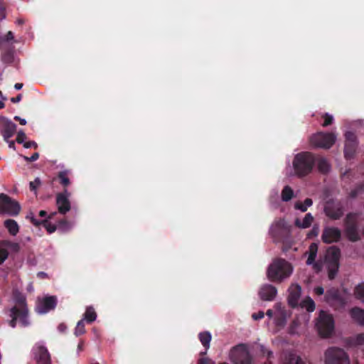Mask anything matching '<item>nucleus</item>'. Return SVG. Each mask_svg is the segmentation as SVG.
Masks as SVG:
<instances>
[{"instance_id": "nucleus-1", "label": "nucleus", "mask_w": 364, "mask_h": 364, "mask_svg": "<svg viewBox=\"0 0 364 364\" xmlns=\"http://www.w3.org/2000/svg\"><path fill=\"white\" fill-rule=\"evenodd\" d=\"M316 163V156L309 151H301L295 155L292 165L295 176L303 178L310 174Z\"/></svg>"}, {"instance_id": "nucleus-2", "label": "nucleus", "mask_w": 364, "mask_h": 364, "mask_svg": "<svg viewBox=\"0 0 364 364\" xmlns=\"http://www.w3.org/2000/svg\"><path fill=\"white\" fill-rule=\"evenodd\" d=\"M293 272L292 265L282 258L275 259L268 267L267 276L272 282H282L290 277Z\"/></svg>"}, {"instance_id": "nucleus-3", "label": "nucleus", "mask_w": 364, "mask_h": 364, "mask_svg": "<svg viewBox=\"0 0 364 364\" xmlns=\"http://www.w3.org/2000/svg\"><path fill=\"white\" fill-rule=\"evenodd\" d=\"M324 301L336 310L342 309L348 302V296L345 289L331 287L326 291Z\"/></svg>"}, {"instance_id": "nucleus-4", "label": "nucleus", "mask_w": 364, "mask_h": 364, "mask_svg": "<svg viewBox=\"0 0 364 364\" xmlns=\"http://www.w3.org/2000/svg\"><path fill=\"white\" fill-rule=\"evenodd\" d=\"M341 250L336 246L330 247L326 251V261L327 263L328 277L330 280L335 279L339 269Z\"/></svg>"}, {"instance_id": "nucleus-5", "label": "nucleus", "mask_w": 364, "mask_h": 364, "mask_svg": "<svg viewBox=\"0 0 364 364\" xmlns=\"http://www.w3.org/2000/svg\"><path fill=\"white\" fill-rule=\"evenodd\" d=\"M326 364H350L348 354L338 347H330L324 353Z\"/></svg>"}, {"instance_id": "nucleus-6", "label": "nucleus", "mask_w": 364, "mask_h": 364, "mask_svg": "<svg viewBox=\"0 0 364 364\" xmlns=\"http://www.w3.org/2000/svg\"><path fill=\"white\" fill-rule=\"evenodd\" d=\"M316 326L320 336L323 338L330 336L334 330V320L333 316L321 311Z\"/></svg>"}, {"instance_id": "nucleus-7", "label": "nucleus", "mask_w": 364, "mask_h": 364, "mask_svg": "<svg viewBox=\"0 0 364 364\" xmlns=\"http://www.w3.org/2000/svg\"><path fill=\"white\" fill-rule=\"evenodd\" d=\"M21 211V205L18 201L5 193H0V214L16 216Z\"/></svg>"}, {"instance_id": "nucleus-8", "label": "nucleus", "mask_w": 364, "mask_h": 364, "mask_svg": "<svg viewBox=\"0 0 364 364\" xmlns=\"http://www.w3.org/2000/svg\"><path fill=\"white\" fill-rule=\"evenodd\" d=\"M230 358L234 364L252 363L250 353L244 344H240L234 347L230 351Z\"/></svg>"}, {"instance_id": "nucleus-9", "label": "nucleus", "mask_w": 364, "mask_h": 364, "mask_svg": "<svg viewBox=\"0 0 364 364\" xmlns=\"http://www.w3.org/2000/svg\"><path fill=\"white\" fill-rule=\"evenodd\" d=\"M336 136L332 133L318 132L310 138L311 144L317 148L330 149L335 143Z\"/></svg>"}, {"instance_id": "nucleus-10", "label": "nucleus", "mask_w": 364, "mask_h": 364, "mask_svg": "<svg viewBox=\"0 0 364 364\" xmlns=\"http://www.w3.org/2000/svg\"><path fill=\"white\" fill-rule=\"evenodd\" d=\"M31 355L36 364H52L51 355L42 343H36L33 346Z\"/></svg>"}, {"instance_id": "nucleus-11", "label": "nucleus", "mask_w": 364, "mask_h": 364, "mask_svg": "<svg viewBox=\"0 0 364 364\" xmlns=\"http://www.w3.org/2000/svg\"><path fill=\"white\" fill-rule=\"evenodd\" d=\"M16 132V125L3 115H0V134L5 141L11 138Z\"/></svg>"}, {"instance_id": "nucleus-12", "label": "nucleus", "mask_w": 364, "mask_h": 364, "mask_svg": "<svg viewBox=\"0 0 364 364\" xmlns=\"http://www.w3.org/2000/svg\"><path fill=\"white\" fill-rule=\"evenodd\" d=\"M70 193L67 188H65L63 192L59 193L56 196V205L60 213L65 214L71 208L70 202L68 199Z\"/></svg>"}, {"instance_id": "nucleus-13", "label": "nucleus", "mask_w": 364, "mask_h": 364, "mask_svg": "<svg viewBox=\"0 0 364 364\" xmlns=\"http://www.w3.org/2000/svg\"><path fill=\"white\" fill-rule=\"evenodd\" d=\"M341 231L338 228L327 227L323 230L321 239L324 243L331 244L340 240Z\"/></svg>"}, {"instance_id": "nucleus-14", "label": "nucleus", "mask_w": 364, "mask_h": 364, "mask_svg": "<svg viewBox=\"0 0 364 364\" xmlns=\"http://www.w3.org/2000/svg\"><path fill=\"white\" fill-rule=\"evenodd\" d=\"M56 214V213H51L47 219H43V220H37L33 213H30L28 215H27L26 216V218L27 219H29L31 223L36 226V227H38L40 225H43L46 229V230L48 231V233H53L54 232L56 229H57V225H54V224H52L51 223H50L48 221V219H51L53 218V217Z\"/></svg>"}, {"instance_id": "nucleus-15", "label": "nucleus", "mask_w": 364, "mask_h": 364, "mask_svg": "<svg viewBox=\"0 0 364 364\" xmlns=\"http://www.w3.org/2000/svg\"><path fill=\"white\" fill-rule=\"evenodd\" d=\"M10 316L11 317V320L9 321V325L12 328L16 327L17 319H19L20 323L23 327H26L29 324L28 315L26 314V311L24 310L18 311L17 306L11 308Z\"/></svg>"}, {"instance_id": "nucleus-16", "label": "nucleus", "mask_w": 364, "mask_h": 364, "mask_svg": "<svg viewBox=\"0 0 364 364\" xmlns=\"http://www.w3.org/2000/svg\"><path fill=\"white\" fill-rule=\"evenodd\" d=\"M324 212L329 218L338 220L343 215V207L340 203L328 202L324 208Z\"/></svg>"}, {"instance_id": "nucleus-17", "label": "nucleus", "mask_w": 364, "mask_h": 364, "mask_svg": "<svg viewBox=\"0 0 364 364\" xmlns=\"http://www.w3.org/2000/svg\"><path fill=\"white\" fill-rule=\"evenodd\" d=\"M277 294V289L272 284L262 285L259 291V298L263 301H273Z\"/></svg>"}, {"instance_id": "nucleus-18", "label": "nucleus", "mask_w": 364, "mask_h": 364, "mask_svg": "<svg viewBox=\"0 0 364 364\" xmlns=\"http://www.w3.org/2000/svg\"><path fill=\"white\" fill-rule=\"evenodd\" d=\"M289 231V230L283 219H279L276 221L269 230L272 236L277 240H279L284 232H288Z\"/></svg>"}, {"instance_id": "nucleus-19", "label": "nucleus", "mask_w": 364, "mask_h": 364, "mask_svg": "<svg viewBox=\"0 0 364 364\" xmlns=\"http://www.w3.org/2000/svg\"><path fill=\"white\" fill-rule=\"evenodd\" d=\"M301 293V288L299 284H293L289 287L288 304L291 308H295L298 306Z\"/></svg>"}, {"instance_id": "nucleus-20", "label": "nucleus", "mask_w": 364, "mask_h": 364, "mask_svg": "<svg viewBox=\"0 0 364 364\" xmlns=\"http://www.w3.org/2000/svg\"><path fill=\"white\" fill-rule=\"evenodd\" d=\"M57 305V299L55 296H46L41 304L38 306L40 313H46L55 308Z\"/></svg>"}, {"instance_id": "nucleus-21", "label": "nucleus", "mask_w": 364, "mask_h": 364, "mask_svg": "<svg viewBox=\"0 0 364 364\" xmlns=\"http://www.w3.org/2000/svg\"><path fill=\"white\" fill-rule=\"evenodd\" d=\"M345 346L348 348H353L364 345V333H358L354 336H350L345 339Z\"/></svg>"}, {"instance_id": "nucleus-22", "label": "nucleus", "mask_w": 364, "mask_h": 364, "mask_svg": "<svg viewBox=\"0 0 364 364\" xmlns=\"http://www.w3.org/2000/svg\"><path fill=\"white\" fill-rule=\"evenodd\" d=\"M353 320L360 326H364V310L359 307H353L350 311Z\"/></svg>"}, {"instance_id": "nucleus-23", "label": "nucleus", "mask_w": 364, "mask_h": 364, "mask_svg": "<svg viewBox=\"0 0 364 364\" xmlns=\"http://www.w3.org/2000/svg\"><path fill=\"white\" fill-rule=\"evenodd\" d=\"M344 232L346 236L350 242H357L360 239L358 232V226L346 227L345 228Z\"/></svg>"}, {"instance_id": "nucleus-24", "label": "nucleus", "mask_w": 364, "mask_h": 364, "mask_svg": "<svg viewBox=\"0 0 364 364\" xmlns=\"http://www.w3.org/2000/svg\"><path fill=\"white\" fill-rule=\"evenodd\" d=\"M4 227L8 230L10 235L15 236L19 231V226L17 222L13 219H7L4 222Z\"/></svg>"}, {"instance_id": "nucleus-25", "label": "nucleus", "mask_w": 364, "mask_h": 364, "mask_svg": "<svg viewBox=\"0 0 364 364\" xmlns=\"http://www.w3.org/2000/svg\"><path fill=\"white\" fill-rule=\"evenodd\" d=\"M358 143L345 142L344 155L347 159H351L354 157Z\"/></svg>"}, {"instance_id": "nucleus-26", "label": "nucleus", "mask_w": 364, "mask_h": 364, "mask_svg": "<svg viewBox=\"0 0 364 364\" xmlns=\"http://www.w3.org/2000/svg\"><path fill=\"white\" fill-rule=\"evenodd\" d=\"M314 218L311 213L306 214L302 222L299 218H296L294 222V225L299 228H307L311 226L313 222Z\"/></svg>"}, {"instance_id": "nucleus-27", "label": "nucleus", "mask_w": 364, "mask_h": 364, "mask_svg": "<svg viewBox=\"0 0 364 364\" xmlns=\"http://www.w3.org/2000/svg\"><path fill=\"white\" fill-rule=\"evenodd\" d=\"M358 216H359V213H348L344 219L345 228L358 226Z\"/></svg>"}, {"instance_id": "nucleus-28", "label": "nucleus", "mask_w": 364, "mask_h": 364, "mask_svg": "<svg viewBox=\"0 0 364 364\" xmlns=\"http://www.w3.org/2000/svg\"><path fill=\"white\" fill-rule=\"evenodd\" d=\"M97 318V314L95 312V309L92 306H87L86 308L85 312L83 314L84 321H86L88 323H92Z\"/></svg>"}, {"instance_id": "nucleus-29", "label": "nucleus", "mask_w": 364, "mask_h": 364, "mask_svg": "<svg viewBox=\"0 0 364 364\" xmlns=\"http://www.w3.org/2000/svg\"><path fill=\"white\" fill-rule=\"evenodd\" d=\"M318 252V245L316 243H311L309 247V256L306 260L308 265L313 264L315 262Z\"/></svg>"}, {"instance_id": "nucleus-30", "label": "nucleus", "mask_w": 364, "mask_h": 364, "mask_svg": "<svg viewBox=\"0 0 364 364\" xmlns=\"http://www.w3.org/2000/svg\"><path fill=\"white\" fill-rule=\"evenodd\" d=\"M283 364H306L302 359L294 353H289L285 355Z\"/></svg>"}, {"instance_id": "nucleus-31", "label": "nucleus", "mask_w": 364, "mask_h": 364, "mask_svg": "<svg viewBox=\"0 0 364 364\" xmlns=\"http://www.w3.org/2000/svg\"><path fill=\"white\" fill-rule=\"evenodd\" d=\"M318 171L326 174L330 171V165L327 160L323 157L316 158Z\"/></svg>"}, {"instance_id": "nucleus-32", "label": "nucleus", "mask_w": 364, "mask_h": 364, "mask_svg": "<svg viewBox=\"0 0 364 364\" xmlns=\"http://www.w3.org/2000/svg\"><path fill=\"white\" fill-rule=\"evenodd\" d=\"M68 173L69 171L65 170V171H60L58 173V176H57V178L59 181V183L63 186V190L65 188H67V187L68 186H70V181L68 178Z\"/></svg>"}, {"instance_id": "nucleus-33", "label": "nucleus", "mask_w": 364, "mask_h": 364, "mask_svg": "<svg viewBox=\"0 0 364 364\" xmlns=\"http://www.w3.org/2000/svg\"><path fill=\"white\" fill-rule=\"evenodd\" d=\"M198 338L205 350L210 348V343L212 338L209 331H203L199 333Z\"/></svg>"}, {"instance_id": "nucleus-34", "label": "nucleus", "mask_w": 364, "mask_h": 364, "mask_svg": "<svg viewBox=\"0 0 364 364\" xmlns=\"http://www.w3.org/2000/svg\"><path fill=\"white\" fill-rule=\"evenodd\" d=\"M300 306L301 308L306 309L309 312H313L315 310V303L314 300L309 296L304 299L301 302Z\"/></svg>"}, {"instance_id": "nucleus-35", "label": "nucleus", "mask_w": 364, "mask_h": 364, "mask_svg": "<svg viewBox=\"0 0 364 364\" xmlns=\"http://www.w3.org/2000/svg\"><path fill=\"white\" fill-rule=\"evenodd\" d=\"M294 196V191L289 186H285L282 191V200L284 202L290 200Z\"/></svg>"}, {"instance_id": "nucleus-36", "label": "nucleus", "mask_w": 364, "mask_h": 364, "mask_svg": "<svg viewBox=\"0 0 364 364\" xmlns=\"http://www.w3.org/2000/svg\"><path fill=\"white\" fill-rule=\"evenodd\" d=\"M16 304L18 306H17L18 311L24 310L26 311V314L28 315V311L26 304V299L20 295L16 298Z\"/></svg>"}, {"instance_id": "nucleus-37", "label": "nucleus", "mask_w": 364, "mask_h": 364, "mask_svg": "<svg viewBox=\"0 0 364 364\" xmlns=\"http://www.w3.org/2000/svg\"><path fill=\"white\" fill-rule=\"evenodd\" d=\"M355 295L358 299L364 302V282L358 284L355 288Z\"/></svg>"}, {"instance_id": "nucleus-38", "label": "nucleus", "mask_w": 364, "mask_h": 364, "mask_svg": "<svg viewBox=\"0 0 364 364\" xmlns=\"http://www.w3.org/2000/svg\"><path fill=\"white\" fill-rule=\"evenodd\" d=\"M85 333V321L84 320H80L77 322V326L75 328V335L76 336H79L80 335H82Z\"/></svg>"}, {"instance_id": "nucleus-39", "label": "nucleus", "mask_w": 364, "mask_h": 364, "mask_svg": "<svg viewBox=\"0 0 364 364\" xmlns=\"http://www.w3.org/2000/svg\"><path fill=\"white\" fill-rule=\"evenodd\" d=\"M363 192V191L361 187V185H360V183H358L355 186V187L353 190L350 191L348 196L350 198H355L358 196L359 194H360Z\"/></svg>"}, {"instance_id": "nucleus-40", "label": "nucleus", "mask_w": 364, "mask_h": 364, "mask_svg": "<svg viewBox=\"0 0 364 364\" xmlns=\"http://www.w3.org/2000/svg\"><path fill=\"white\" fill-rule=\"evenodd\" d=\"M346 142L358 143L355 134L352 132H347L345 134Z\"/></svg>"}, {"instance_id": "nucleus-41", "label": "nucleus", "mask_w": 364, "mask_h": 364, "mask_svg": "<svg viewBox=\"0 0 364 364\" xmlns=\"http://www.w3.org/2000/svg\"><path fill=\"white\" fill-rule=\"evenodd\" d=\"M57 228L63 231H66L70 228V224L66 220H60L58 221Z\"/></svg>"}, {"instance_id": "nucleus-42", "label": "nucleus", "mask_w": 364, "mask_h": 364, "mask_svg": "<svg viewBox=\"0 0 364 364\" xmlns=\"http://www.w3.org/2000/svg\"><path fill=\"white\" fill-rule=\"evenodd\" d=\"M26 139V135L23 130H19L17 133V136L16 141L18 144H23L25 139Z\"/></svg>"}, {"instance_id": "nucleus-43", "label": "nucleus", "mask_w": 364, "mask_h": 364, "mask_svg": "<svg viewBox=\"0 0 364 364\" xmlns=\"http://www.w3.org/2000/svg\"><path fill=\"white\" fill-rule=\"evenodd\" d=\"M14 38V33L11 31H9L4 37L0 38V42H9L13 41Z\"/></svg>"}, {"instance_id": "nucleus-44", "label": "nucleus", "mask_w": 364, "mask_h": 364, "mask_svg": "<svg viewBox=\"0 0 364 364\" xmlns=\"http://www.w3.org/2000/svg\"><path fill=\"white\" fill-rule=\"evenodd\" d=\"M41 184L39 178H36L33 181L30 182L29 186L31 191H35Z\"/></svg>"}, {"instance_id": "nucleus-45", "label": "nucleus", "mask_w": 364, "mask_h": 364, "mask_svg": "<svg viewBox=\"0 0 364 364\" xmlns=\"http://www.w3.org/2000/svg\"><path fill=\"white\" fill-rule=\"evenodd\" d=\"M23 147L26 149H29V148H33L35 149H38V144L34 141H25L23 144Z\"/></svg>"}, {"instance_id": "nucleus-46", "label": "nucleus", "mask_w": 364, "mask_h": 364, "mask_svg": "<svg viewBox=\"0 0 364 364\" xmlns=\"http://www.w3.org/2000/svg\"><path fill=\"white\" fill-rule=\"evenodd\" d=\"M39 158V154L38 152H36L34 154H32L31 156L28 157V156H23V159L26 161L27 162H33V161H35L36 160H38Z\"/></svg>"}, {"instance_id": "nucleus-47", "label": "nucleus", "mask_w": 364, "mask_h": 364, "mask_svg": "<svg viewBox=\"0 0 364 364\" xmlns=\"http://www.w3.org/2000/svg\"><path fill=\"white\" fill-rule=\"evenodd\" d=\"M294 207L296 209L300 210L301 212H305L307 210V207L304 205V203L299 201L295 203Z\"/></svg>"}, {"instance_id": "nucleus-48", "label": "nucleus", "mask_w": 364, "mask_h": 364, "mask_svg": "<svg viewBox=\"0 0 364 364\" xmlns=\"http://www.w3.org/2000/svg\"><path fill=\"white\" fill-rule=\"evenodd\" d=\"M261 351L268 359L273 357V353L271 350L266 349L264 346H262Z\"/></svg>"}, {"instance_id": "nucleus-49", "label": "nucleus", "mask_w": 364, "mask_h": 364, "mask_svg": "<svg viewBox=\"0 0 364 364\" xmlns=\"http://www.w3.org/2000/svg\"><path fill=\"white\" fill-rule=\"evenodd\" d=\"M325 120L323 123V127H327L330 125L333 122V117L332 115H325Z\"/></svg>"}, {"instance_id": "nucleus-50", "label": "nucleus", "mask_w": 364, "mask_h": 364, "mask_svg": "<svg viewBox=\"0 0 364 364\" xmlns=\"http://www.w3.org/2000/svg\"><path fill=\"white\" fill-rule=\"evenodd\" d=\"M198 364H215V363L208 358H202L199 359Z\"/></svg>"}, {"instance_id": "nucleus-51", "label": "nucleus", "mask_w": 364, "mask_h": 364, "mask_svg": "<svg viewBox=\"0 0 364 364\" xmlns=\"http://www.w3.org/2000/svg\"><path fill=\"white\" fill-rule=\"evenodd\" d=\"M264 314L263 311H259L258 313H255L252 315V317L254 320H259L264 318Z\"/></svg>"}, {"instance_id": "nucleus-52", "label": "nucleus", "mask_w": 364, "mask_h": 364, "mask_svg": "<svg viewBox=\"0 0 364 364\" xmlns=\"http://www.w3.org/2000/svg\"><path fill=\"white\" fill-rule=\"evenodd\" d=\"M314 291L316 295L321 296L324 294V289L322 287H316L314 288Z\"/></svg>"}, {"instance_id": "nucleus-53", "label": "nucleus", "mask_w": 364, "mask_h": 364, "mask_svg": "<svg viewBox=\"0 0 364 364\" xmlns=\"http://www.w3.org/2000/svg\"><path fill=\"white\" fill-rule=\"evenodd\" d=\"M58 329L60 332L64 333L67 329V326L65 323H61L58 325Z\"/></svg>"}, {"instance_id": "nucleus-54", "label": "nucleus", "mask_w": 364, "mask_h": 364, "mask_svg": "<svg viewBox=\"0 0 364 364\" xmlns=\"http://www.w3.org/2000/svg\"><path fill=\"white\" fill-rule=\"evenodd\" d=\"M318 235V229L317 228H314L311 232L308 234V237H311L312 236H316Z\"/></svg>"}, {"instance_id": "nucleus-55", "label": "nucleus", "mask_w": 364, "mask_h": 364, "mask_svg": "<svg viewBox=\"0 0 364 364\" xmlns=\"http://www.w3.org/2000/svg\"><path fill=\"white\" fill-rule=\"evenodd\" d=\"M14 119L18 121L21 125H25L26 124V120L25 119H21L18 115H16Z\"/></svg>"}, {"instance_id": "nucleus-56", "label": "nucleus", "mask_w": 364, "mask_h": 364, "mask_svg": "<svg viewBox=\"0 0 364 364\" xmlns=\"http://www.w3.org/2000/svg\"><path fill=\"white\" fill-rule=\"evenodd\" d=\"M304 203L308 208L312 205L313 201L311 198H306Z\"/></svg>"}, {"instance_id": "nucleus-57", "label": "nucleus", "mask_w": 364, "mask_h": 364, "mask_svg": "<svg viewBox=\"0 0 364 364\" xmlns=\"http://www.w3.org/2000/svg\"><path fill=\"white\" fill-rule=\"evenodd\" d=\"M83 348H84V341H80V343L77 345V350L79 351H82V350H83Z\"/></svg>"}, {"instance_id": "nucleus-58", "label": "nucleus", "mask_w": 364, "mask_h": 364, "mask_svg": "<svg viewBox=\"0 0 364 364\" xmlns=\"http://www.w3.org/2000/svg\"><path fill=\"white\" fill-rule=\"evenodd\" d=\"M6 142L9 144V148H12V149L15 148V142H14V141H9V139H8V141H6Z\"/></svg>"}, {"instance_id": "nucleus-59", "label": "nucleus", "mask_w": 364, "mask_h": 364, "mask_svg": "<svg viewBox=\"0 0 364 364\" xmlns=\"http://www.w3.org/2000/svg\"><path fill=\"white\" fill-rule=\"evenodd\" d=\"M38 215L41 218L47 216V212L46 210H40Z\"/></svg>"}, {"instance_id": "nucleus-60", "label": "nucleus", "mask_w": 364, "mask_h": 364, "mask_svg": "<svg viewBox=\"0 0 364 364\" xmlns=\"http://www.w3.org/2000/svg\"><path fill=\"white\" fill-rule=\"evenodd\" d=\"M21 96L19 95L15 98H11V101L13 102H18L21 100Z\"/></svg>"}, {"instance_id": "nucleus-61", "label": "nucleus", "mask_w": 364, "mask_h": 364, "mask_svg": "<svg viewBox=\"0 0 364 364\" xmlns=\"http://www.w3.org/2000/svg\"><path fill=\"white\" fill-rule=\"evenodd\" d=\"M22 87H23V84H21V83H16L14 85V87L16 90H21L22 88Z\"/></svg>"}, {"instance_id": "nucleus-62", "label": "nucleus", "mask_w": 364, "mask_h": 364, "mask_svg": "<svg viewBox=\"0 0 364 364\" xmlns=\"http://www.w3.org/2000/svg\"><path fill=\"white\" fill-rule=\"evenodd\" d=\"M266 314L271 318L273 316V311L272 309H268Z\"/></svg>"}, {"instance_id": "nucleus-63", "label": "nucleus", "mask_w": 364, "mask_h": 364, "mask_svg": "<svg viewBox=\"0 0 364 364\" xmlns=\"http://www.w3.org/2000/svg\"><path fill=\"white\" fill-rule=\"evenodd\" d=\"M284 323V318L278 319L277 321V325H283Z\"/></svg>"}, {"instance_id": "nucleus-64", "label": "nucleus", "mask_w": 364, "mask_h": 364, "mask_svg": "<svg viewBox=\"0 0 364 364\" xmlns=\"http://www.w3.org/2000/svg\"><path fill=\"white\" fill-rule=\"evenodd\" d=\"M16 24L21 25L24 23V20L22 18H18L16 21Z\"/></svg>"}]
</instances>
